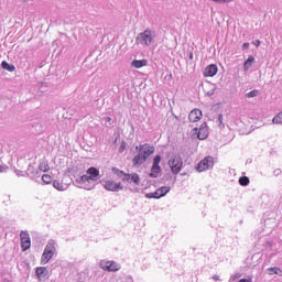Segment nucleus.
Listing matches in <instances>:
<instances>
[{
	"label": "nucleus",
	"mask_w": 282,
	"mask_h": 282,
	"mask_svg": "<svg viewBox=\"0 0 282 282\" xmlns=\"http://www.w3.org/2000/svg\"><path fill=\"white\" fill-rule=\"evenodd\" d=\"M138 151V154L133 158L132 164L133 166H140L151 158L155 153V147L144 143L140 147L135 148Z\"/></svg>",
	"instance_id": "nucleus-1"
},
{
	"label": "nucleus",
	"mask_w": 282,
	"mask_h": 282,
	"mask_svg": "<svg viewBox=\"0 0 282 282\" xmlns=\"http://www.w3.org/2000/svg\"><path fill=\"white\" fill-rule=\"evenodd\" d=\"M153 39H155V32L151 29H147L144 32L138 34L135 39V43L138 45H143L144 47H149L151 43H153Z\"/></svg>",
	"instance_id": "nucleus-2"
},
{
	"label": "nucleus",
	"mask_w": 282,
	"mask_h": 282,
	"mask_svg": "<svg viewBox=\"0 0 282 282\" xmlns=\"http://www.w3.org/2000/svg\"><path fill=\"white\" fill-rule=\"evenodd\" d=\"M169 166L173 175H177V173L182 171V166H184V161L182 160V156H180L178 154L173 155L169 161Z\"/></svg>",
	"instance_id": "nucleus-3"
},
{
	"label": "nucleus",
	"mask_w": 282,
	"mask_h": 282,
	"mask_svg": "<svg viewBox=\"0 0 282 282\" xmlns=\"http://www.w3.org/2000/svg\"><path fill=\"white\" fill-rule=\"evenodd\" d=\"M54 252H56V247L54 246V241H50L44 249L41 263L43 265H45V263H50V260L54 257Z\"/></svg>",
	"instance_id": "nucleus-4"
},
{
	"label": "nucleus",
	"mask_w": 282,
	"mask_h": 282,
	"mask_svg": "<svg viewBox=\"0 0 282 282\" xmlns=\"http://www.w3.org/2000/svg\"><path fill=\"white\" fill-rule=\"evenodd\" d=\"M86 173L87 174L80 176V182H83L84 184L86 182H98L100 177V171H98V169L89 167Z\"/></svg>",
	"instance_id": "nucleus-5"
},
{
	"label": "nucleus",
	"mask_w": 282,
	"mask_h": 282,
	"mask_svg": "<svg viewBox=\"0 0 282 282\" xmlns=\"http://www.w3.org/2000/svg\"><path fill=\"white\" fill-rule=\"evenodd\" d=\"M99 268L105 270V272H118L122 267L113 260H101L99 262Z\"/></svg>",
	"instance_id": "nucleus-6"
},
{
	"label": "nucleus",
	"mask_w": 282,
	"mask_h": 282,
	"mask_svg": "<svg viewBox=\"0 0 282 282\" xmlns=\"http://www.w3.org/2000/svg\"><path fill=\"white\" fill-rule=\"evenodd\" d=\"M102 186L106 191H110L112 193H118L119 191L124 189V185H122V183H116L113 180L104 181Z\"/></svg>",
	"instance_id": "nucleus-7"
},
{
	"label": "nucleus",
	"mask_w": 282,
	"mask_h": 282,
	"mask_svg": "<svg viewBox=\"0 0 282 282\" xmlns=\"http://www.w3.org/2000/svg\"><path fill=\"white\" fill-rule=\"evenodd\" d=\"M170 191H171V187L162 186V187H159L153 193L145 194V197H147V199H160V198L164 197Z\"/></svg>",
	"instance_id": "nucleus-8"
},
{
	"label": "nucleus",
	"mask_w": 282,
	"mask_h": 282,
	"mask_svg": "<svg viewBox=\"0 0 282 282\" xmlns=\"http://www.w3.org/2000/svg\"><path fill=\"white\" fill-rule=\"evenodd\" d=\"M213 164H215L213 156H207L197 164L196 171H198V173L208 171V169H213Z\"/></svg>",
	"instance_id": "nucleus-9"
},
{
	"label": "nucleus",
	"mask_w": 282,
	"mask_h": 282,
	"mask_svg": "<svg viewBox=\"0 0 282 282\" xmlns=\"http://www.w3.org/2000/svg\"><path fill=\"white\" fill-rule=\"evenodd\" d=\"M20 239H21V248L23 252L32 248V239L30 238V234H28V231H21Z\"/></svg>",
	"instance_id": "nucleus-10"
},
{
	"label": "nucleus",
	"mask_w": 282,
	"mask_h": 282,
	"mask_svg": "<svg viewBox=\"0 0 282 282\" xmlns=\"http://www.w3.org/2000/svg\"><path fill=\"white\" fill-rule=\"evenodd\" d=\"M160 162H162V156L156 155L153 159L150 177H158V175H160V173H162V167L160 166Z\"/></svg>",
	"instance_id": "nucleus-11"
},
{
	"label": "nucleus",
	"mask_w": 282,
	"mask_h": 282,
	"mask_svg": "<svg viewBox=\"0 0 282 282\" xmlns=\"http://www.w3.org/2000/svg\"><path fill=\"white\" fill-rule=\"evenodd\" d=\"M194 131L197 133L198 140H206V138H208V123H202L199 129L194 128Z\"/></svg>",
	"instance_id": "nucleus-12"
},
{
	"label": "nucleus",
	"mask_w": 282,
	"mask_h": 282,
	"mask_svg": "<svg viewBox=\"0 0 282 282\" xmlns=\"http://www.w3.org/2000/svg\"><path fill=\"white\" fill-rule=\"evenodd\" d=\"M217 72H219L217 64H210L205 67L203 75L205 78H213V76H217Z\"/></svg>",
	"instance_id": "nucleus-13"
},
{
	"label": "nucleus",
	"mask_w": 282,
	"mask_h": 282,
	"mask_svg": "<svg viewBox=\"0 0 282 282\" xmlns=\"http://www.w3.org/2000/svg\"><path fill=\"white\" fill-rule=\"evenodd\" d=\"M203 113L199 109H194L189 112L188 120L189 122H199L202 120Z\"/></svg>",
	"instance_id": "nucleus-14"
},
{
	"label": "nucleus",
	"mask_w": 282,
	"mask_h": 282,
	"mask_svg": "<svg viewBox=\"0 0 282 282\" xmlns=\"http://www.w3.org/2000/svg\"><path fill=\"white\" fill-rule=\"evenodd\" d=\"M47 268L45 267H39L35 269V274L39 279V281H45V279H47Z\"/></svg>",
	"instance_id": "nucleus-15"
},
{
	"label": "nucleus",
	"mask_w": 282,
	"mask_h": 282,
	"mask_svg": "<svg viewBox=\"0 0 282 282\" xmlns=\"http://www.w3.org/2000/svg\"><path fill=\"white\" fill-rule=\"evenodd\" d=\"M132 67H135V69H140L142 67H147L149 65V61L147 59H134L131 63Z\"/></svg>",
	"instance_id": "nucleus-16"
},
{
	"label": "nucleus",
	"mask_w": 282,
	"mask_h": 282,
	"mask_svg": "<svg viewBox=\"0 0 282 282\" xmlns=\"http://www.w3.org/2000/svg\"><path fill=\"white\" fill-rule=\"evenodd\" d=\"M39 171L42 173H47V171H50V164L47 162L40 163Z\"/></svg>",
	"instance_id": "nucleus-17"
},
{
	"label": "nucleus",
	"mask_w": 282,
	"mask_h": 282,
	"mask_svg": "<svg viewBox=\"0 0 282 282\" xmlns=\"http://www.w3.org/2000/svg\"><path fill=\"white\" fill-rule=\"evenodd\" d=\"M269 274H279V276H282V271L278 267L269 268Z\"/></svg>",
	"instance_id": "nucleus-18"
},
{
	"label": "nucleus",
	"mask_w": 282,
	"mask_h": 282,
	"mask_svg": "<svg viewBox=\"0 0 282 282\" xmlns=\"http://www.w3.org/2000/svg\"><path fill=\"white\" fill-rule=\"evenodd\" d=\"M1 66L3 69H7V72H14V65H10L8 62L3 61Z\"/></svg>",
	"instance_id": "nucleus-19"
},
{
	"label": "nucleus",
	"mask_w": 282,
	"mask_h": 282,
	"mask_svg": "<svg viewBox=\"0 0 282 282\" xmlns=\"http://www.w3.org/2000/svg\"><path fill=\"white\" fill-rule=\"evenodd\" d=\"M272 122L273 124H282V111L273 118Z\"/></svg>",
	"instance_id": "nucleus-20"
},
{
	"label": "nucleus",
	"mask_w": 282,
	"mask_h": 282,
	"mask_svg": "<svg viewBox=\"0 0 282 282\" xmlns=\"http://www.w3.org/2000/svg\"><path fill=\"white\" fill-rule=\"evenodd\" d=\"M53 186H54V188H56V191H65V185H63V183H61L58 181H54Z\"/></svg>",
	"instance_id": "nucleus-21"
},
{
	"label": "nucleus",
	"mask_w": 282,
	"mask_h": 282,
	"mask_svg": "<svg viewBox=\"0 0 282 282\" xmlns=\"http://www.w3.org/2000/svg\"><path fill=\"white\" fill-rule=\"evenodd\" d=\"M112 173L117 175V177H123L124 171L119 170L118 167H112Z\"/></svg>",
	"instance_id": "nucleus-22"
},
{
	"label": "nucleus",
	"mask_w": 282,
	"mask_h": 282,
	"mask_svg": "<svg viewBox=\"0 0 282 282\" xmlns=\"http://www.w3.org/2000/svg\"><path fill=\"white\" fill-rule=\"evenodd\" d=\"M130 180L131 182H133V184H140V175H138L137 173H132Z\"/></svg>",
	"instance_id": "nucleus-23"
},
{
	"label": "nucleus",
	"mask_w": 282,
	"mask_h": 282,
	"mask_svg": "<svg viewBox=\"0 0 282 282\" xmlns=\"http://www.w3.org/2000/svg\"><path fill=\"white\" fill-rule=\"evenodd\" d=\"M42 182H44V184H52V176H50V174H44L42 176Z\"/></svg>",
	"instance_id": "nucleus-24"
},
{
	"label": "nucleus",
	"mask_w": 282,
	"mask_h": 282,
	"mask_svg": "<svg viewBox=\"0 0 282 282\" xmlns=\"http://www.w3.org/2000/svg\"><path fill=\"white\" fill-rule=\"evenodd\" d=\"M240 186H248V176H242L239 178Z\"/></svg>",
	"instance_id": "nucleus-25"
},
{
	"label": "nucleus",
	"mask_w": 282,
	"mask_h": 282,
	"mask_svg": "<svg viewBox=\"0 0 282 282\" xmlns=\"http://www.w3.org/2000/svg\"><path fill=\"white\" fill-rule=\"evenodd\" d=\"M124 151H127V143L122 141L119 147V153H124Z\"/></svg>",
	"instance_id": "nucleus-26"
},
{
	"label": "nucleus",
	"mask_w": 282,
	"mask_h": 282,
	"mask_svg": "<svg viewBox=\"0 0 282 282\" xmlns=\"http://www.w3.org/2000/svg\"><path fill=\"white\" fill-rule=\"evenodd\" d=\"M256 96H259V90H251L248 93V98H254Z\"/></svg>",
	"instance_id": "nucleus-27"
},
{
	"label": "nucleus",
	"mask_w": 282,
	"mask_h": 282,
	"mask_svg": "<svg viewBox=\"0 0 282 282\" xmlns=\"http://www.w3.org/2000/svg\"><path fill=\"white\" fill-rule=\"evenodd\" d=\"M131 180V174L123 173L122 181L129 182Z\"/></svg>",
	"instance_id": "nucleus-28"
},
{
	"label": "nucleus",
	"mask_w": 282,
	"mask_h": 282,
	"mask_svg": "<svg viewBox=\"0 0 282 282\" xmlns=\"http://www.w3.org/2000/svg\"><path fill=\"white\" fill-rule=\"evenodd\" d=\"M215 3H230L232 0H212Z\"/></svg>",
	"instance_id": "nucleus-29"
},
{
	"label": "nucleus",
	"mask_w": 282,
	"mask_h": 282,
	"mask_svg": "<svg viewBox=\"0 0 282 282\" xmlns=\"http://www.w3.org/2000/svg\"><path fill=\"white\" fill-rule=\"evenodd\" d=\"M252 45H254L256 47H259V45H261V41L256 40L252 42Z\"/></svg>",
	"instance_id": "nucleus-30"
},
{
	"label": "nucleus",
	"mask_w": 282,
	"mask_h": 282,
	"mask_svg": "<svg viewBox=\"0 0 282 282\" xmlns=\"http://www.w3.org/2000/svg\"><path fill=\"white\" fill-rule=\"evenodd\" d=\"M248 63H254V57L253 56H249L248 57Z\"/></svg>",
	"instance_id": "nucleus-31"
},
{
	"label": "nucleus",
	"mask_w": 282,
	"mask_h": 282,
	"mask_svg": "<svg viewBox=\"0 0 282 282\" xmlns=\"http://www.w3.org/2000/svg\"><path fill=\"white\" fill-rule=\"evenodd\" d=\"M213 279L214 281H219V275H214Z\"/></svg>",
	"instance_id": "nucleus-32"
},
{
	"label": "nucleus",
	"mask_w": 282,
	"mask_h": 282,
	"mask_svg": "<svg viewBox=\"0 0 282 282\" xmlns=\"http://www.w3.org/2000/svg\"><path fill=\"white\" fill-rule=\"evenodd\" d=\"M3 171H6V167L0 165V173H3Z\"/></svg>",
	"instance_id": "nucleus-33"
},
{
	"label": "nucleus",
	"mask_w": 282,
	"mask_h": 282,
	"mask_svg": "<svg viewBox=\"0 0 282 282\" xmlns=\"http://www.w3.org/2000/svg\"><path fill=\"white\" fill-rule=\"evenodd\" d=\"M106 122H111V117H107Z\"/></svg>",
	"instance_id": "nucleus-34"
},
{
	"label": "nucleus",
	"mask_w": 282,
	"mask_h": 282,
	"mask_svg": "<svg viewBox=\"0 0 282 282\" xmlns=\"http://www.w3.org/2000/svg\"><path fill=\"white\" fill-rule=\"evenodd\" d=\"M189 61H193V53H189Z\"/></svg>",
	"instance_id": "nucleus-35"
},
{
	"label": "nucleus",
	"mask_w": 282,
	"mask_h": 282,
	"mask_svg": "<svg viewBox=\"0 0 282 282\" xmlns=\"http://www.w3.org/2000/svg\"><path fill=\"white\" fill-rule=\"evenodd\" d=\"M248 67V61H245V68Z\"/></svg>",
	"instance_id": "nucleus-36"
},
{
	"label": "nucleus",
	"mask_w": 282,
	"mask_h": 282,
	"mask_svg": "<svg viewBox=\"0 0 282 282\" xmlns=\"http://www.w3.org/2000/svg\"><path fill=\"white\" fill-rule=\"evenodd\" d=\"M3 282H11V281H10V280H8V279H4V280H3Z\"/></svg>",
	"instance_id": "nucleus-37"
},
{
	"label": "nucleus",
	"mask_w": 282,
	"mask_h": 282,
	"mask_svg": "<svg viewBox=\"0 0 282 282\" xmlns=\"http://www.w3.org/2000/svg\"><path fill=\"white\" fill-rule=\"evenodd\" d=\"M248 44L247 43H245L243 45H242V47H246Z\"/></svg>",
	"instance_id": "nucleus-38"
}]
</instances>
